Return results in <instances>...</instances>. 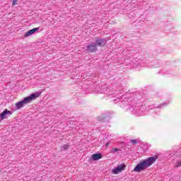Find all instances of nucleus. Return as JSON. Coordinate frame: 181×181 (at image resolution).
<instances>
[{
	"label": "nucleus",
	"instance_id": "obj_1",
	"mask_svg": "<svg viewBox=\"0 0 181 181\" xmlns=\"http://www.w3.org/2000/svg\"><path fill=\"white\" fill-rule=\"evenodd\" d=\"M158 159V156L149 157L146 160H143L139 162L138 165L134 169V172H142V170H145V169H148L150 166H152L156 160Z\"/></svg>",
	"mask_w": 181,
	"mask_h": 181
},
{
	"label": "nucleus",
	"instance_id": "obj_2",
	"mask_svg": "<svg viewBox=\"0 0 181 181\" xmlns=\"http://www.w3.org/2000/svg\"><path fill=\"white\" fill-rule=\"evenodd\" d=\"M40 94H42L41 92H36V93H32L29 96L24 98L23 100L17 102L16 103V110H21V108H23L25 105H26L27 104H29V103H32L33 100H36L38 97H40Z\"/></svg>",
	"mask_w": 181,
	"mask_h": 181
},
{
	"label": "nucleus",
	"instance_id": "obj_3",
	"mask_svg": "<svg viewBox=\"0 0 181 181\" xmlns=\"http://www.w3.org/2000/svg\"><path fill=\"white\" fill-rule=\"evenodd\" d=\"M125 168H127V165H125V164H120L116 168L112 170V173L115 175H118V173L122 172V170H125Z\"/></svg>",
	"mask_w": 181,
	"mask_h": 181
},
{
	"label": "nucleus",
	"instance_id": "obj_4",
	"mask_svg": "<svg viewBox=\"0 0 181 181\" xmlns=\"http://www.w3.org/2000/svg\"><path fill=\"white\" fill-rule=\"evenodd\" d=\"M6 115H12V112L8 110V109H6L4 112L0 113V122L1 121H3V119H5V118H6Z\"/></svg>",
	"mask_w": 181,
	"mask_h": 181
},
{
	"label": "nucleus",
	"instance_id": "obj_5",
	"mask_svg": "<svg viewBox=\"0 0 181 181\" xmlns=\"http://www.w3.org/2000/svg\"><path fill=\"white\" fill-rule=\"evenodd\" d=\"M122 104H123V105H121V107H126L127 111H131V112L133 111V112H134V111H135V106L131 105H128V103L127 102H124V103L122 102Z\"/></svg>",
	"mask_w": 181,
	"mask_h": 181
},
{
	"label": "nucleus",
	"instance_id": "obj_6",
	"mask_svg": "<svg viewBox=\"0 0 181 181\" xmlns=\"http://www.w3.org/2000/svg\"><path fill=\"white\" fill-rule=\"evenodd\" d=\"M142 112H144V109H142V107L134 105V113L136 114V115H142Z\"/></svg>",
	"mask_w": 181,
	"mask_h": 181
},
{
	"label": "nucleus",
	"instance_id": "obj_7",
	"mask_svg": "<svg viewBox=\"0 0 181 181\" xmlns=\"http://www.w3.org/2000/svg\"><path fill=\"white\" fill-rule=\"evenodd\" d=\"M37 30H39V28H35L32 30H30L25 34V37H28V36H32V35H33V33H35V32H37Z\"/></svg>",
	"mask_w": 181,
	"mask_h": 181
},
{
	"label": "nucleus",
	"instance_id": "obj_8",
	"mask_svg": "<svg viewBox=\"0 0 181 181\" xmlns=\"http://www.w3.org/2000/svg\"><path fill=\"white\" fill-rule=\"evenodd\" d=\"M93 160H99V159H101L103 158V154L98 153H94L91 156Z\"/></svg>",
	"mask_w": 181,
	"mask_h": 181
},
{
	"label": "nucleus",
	"instance_id": "obj_9",
	"mask_svg": "<svg viewBox=\"0 0 181 181\" xmlns=\"http://www.w3.org/2000/svg\"><path fill=\"white\" fill-rule=\"evenodd\" d=\"M95 43L98 46H104L107 43V41L105 40L98 39Z\"/></svg>",
	"mask_w": 181,
	"mask_h": 181
},
{
	"label": "nucleus",
	"instance_id": "obj_10",
	"mask_svg": "<svg viewBox=\"0 0 181 181\" xmlns=\"http://www.w3.org/2000/svg\"><path fill=\"white\" fill-rule=\"evenodd\" d=\"M87 50L90 53H94V52H97V46H88Z\"/></svg>",
	"mask_w": 181,
	"mask_h": 181
},
{
	"label": "nucleus",
	"instance_id": "obj_11",
	"mask_svg": "<svg viewBox=\"0 0 181 181\" xmlns=\"http://www.w3.org/2000/svg\"><path fill=\"white\" fill-rule=\"evenodd\" d=\"M99 121L101 122H105V121H108L110 119V117L108 116H100L98 117Z\"/></svg>",
	"mask_w": 181,
	"mask_h": 181
},
{
	"label": "nucleus",
	"instance_id": "obj_12",
	"mask_svg": "<svg viewBox=\"0 0 181 181\" xmlns=\"http://www.w3.org/2000/svg\"><path fill=\"white\" fill-rule=\"evenodd\" d=\"M69 147L70 146L69 144H65L64 146H62L61 151H67V149H69Z\"/></svg>",
	"mask_w": 181,
	"mask_h": 181
},
{
	"label": "nucleus",
	"instance_id": "obj_13",
	"mask_svg": "<svg viewBox=\"0 0 181 181\" xmlns=\"http://www.w3.org/2000/svg\"><path fill=\"white\" fill-rule=\"evenodd\" d=\"M181 166V160H178L176 162L175 168H180Z\"/></svg>",
	"mask_w": 181,
	"mask_h": 181
},
{
	"label": "nucleus",
	"instance_id": "obj_14",
	"mask_svg": "<svg viewBox=\"0 0 181 181\" xmlns=\"http://www.w3.org/2000/svg\"><path fill=\"white\" fill-rule=\"evenodd\" d=\"M118 151H121V149L117 148H112V152L113 153H115V152H118Z\"/></svg>",
	"mask_w": 181,
	"mask_h": 181
},
{
	"label": "nucleus",
	"instance_id": "obj_15",
	"mask_svg": "<svg viewBox=\"0 0 181 181\" xmlns=\"http://www.w3.org/2000/svg\"><path fill=\"white\" fill-rule=\"evenodd\" d=\"M168 104H169V102L167 103H162L161 105H160L158 108H162V107H164V105H168Z\"/></svg>",
	"mask_w": 181,
	"mask_h": 181
},
{
	"label": "nucleus",
	"instance_id": "obj_16",
	"mask_svg": "<svg viewBox=\"0 0 181 181\" xmlns=\"http://www.w3.org/2000/svg\"><path fill=\"white\" fill-rule=\"evenodd\" d=\"M12 5L13 6H15V5H18V0H13Z\"/></svg>",
	"mask_w": 181,
	"mask_h": 181
},
{
	"label": "nucleus",
	"instance_id": "obj_17",
	"mask_svg": "<svg viewBox=\"0 0 181 181\" xmlns=\"http://www.w3.org/2000/svg\"><path fill=\"white\" fill-rule=\"evenodd\" d=\"M132 144H138V140L137 139H133L131 140Z\"/></svg>",
	"mask_w": 181,
	"mask_h": 181
},
{
	"label": "nucleus",
	"instance_id": "obj_18",
	"mask_svg": "<svg viewBox=\"0 0 181 181\" xmlns=\"http://www.w3.org/2000/svg\"><path fill=\"white\" fill-rule=\"evenodd\" d=\"M110 145V141H108L107 144H106V146H108Z\"/></svg>",
	"mask_w": 181,
	"mask_h": 181
}]
</instances>
